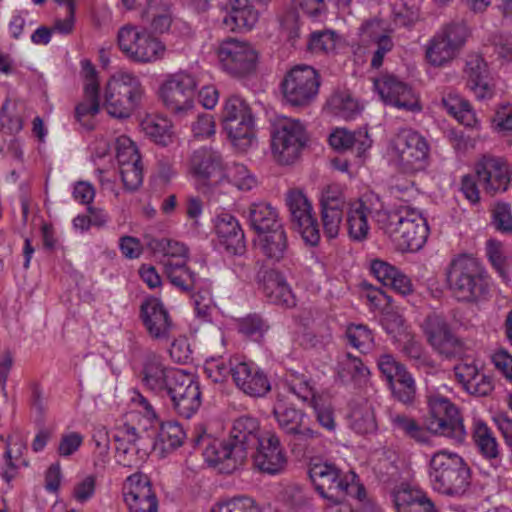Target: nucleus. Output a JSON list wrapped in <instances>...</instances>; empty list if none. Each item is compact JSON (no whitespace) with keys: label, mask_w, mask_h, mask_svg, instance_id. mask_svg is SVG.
I'll return each instance as SVG.
<instances>
[{"label":"nucleus","mask_w":512,"mask_h":512,"mask_svg":"<svg viewBox=\"0 0 512 512\" xmlns=\"http://www.w3.org/2000/svg\"><path fill=\"white\" fill-rule=\"evenodd\" d=\"M259 421L248 415L234 420L230 437L227 440H214L209 443L203 456L206 462L222 473H233L244 465L248 450L262 439Z\"/></svg>","instance_id":"obj_1"},{"label":"nucleus","mask_w":512,"mask_h":512,"mask_svg":"<svg viewBox=\"0 0 512 512\" xmlns=\"http://www.w3.org/2000/svg\"><path fill=\"white\" fill-rule=\"evenodd\" d=\"M446 284L452 297L461 303H476L489 291L488 275L480 262L469 255L453 258L445 269Z\"/></svg>","instance_id":"obj_2"},{"label":"nucleus","mask_w":512,"mask_h":512,"mask_svg":"<svg viewBox=\"0 0 512 512\" xmlns=\"http://www.w3.org/2000/svg\"><path fill=\"white\" fill-rule=\"evenodd\" d=\"M380 229L400 251H418L427 241L429 227L426 218L414 208L403 206L382 216Z\"/></svg>","instance_id":"obj_3"},{"label":"nucleus","mask_w":512,"mask_h":512,"mask_svg":"<svg viewBox=\"0 0 512 512\" xmlns=\"http://www.w3.org/2000/svg\"><path fill=\"white\" fill-rule=\"evenodd\" d=\"M429 480L434 491L459 497L470 486V470L457 453L440 450L430 459Z\"/></svg>","instance_id":"obj_4"},{"label":"nucleus","mask_w":512,"mask_h":512,"mask_svg":"<svg viewBox=\"0 0 512 512\" xmlns=\"http://www.w3.org/2000/svg\"><path fill=\"white\" fill-rule=\"evenodd\" d=\"M143 94L144 88L136 75L119 71L106 83L103 106L115 118H128L140 104Z\"/></svg>","instance_id":"obj_5"},{"label":"nucleus","mask_w":512,"mask_h":512,"mask_svg":"<svg viewBox=\"0 0 512 512\" xmlns=\"http://www.w3.org/2000/svg\"><path fill=\"white\" fill-rule=\"evenodd\" d=\"M117 44L126 58L135 63H154L164 58L165 44L144 26L126 24L117 33Z\"/></svg>","instance_id":"obj_6"},{"label":"nucleus","mask_w":512,"mask_h":512,"mask_svg":"<svg viewBox=\"0 0 512 512\" xmlns=\"http://www.w3.org/2000/svg\"><path fill=\"white\" fill-rule=\"evenodd\" d=\"M309 477L320 495L328 500L351 496L362 501L366 496L365 489L356 481L355 474L342 475L334 464L311 463Z\"/></svg>","instance_id":"obj_7"},{"label":"nucleus","mask_w":512,"mask_h":512,"mask_svg":"<svg viewBox=\"0 0 512 512\" xmlns=\"http://www.w3.org/2000/svg\"><path fill=\"white\" fill-rule=\"evenodd\" d=\"M427 404L425 429L431 434L462 442L465 439L466 430L456 405L439 393H430L427 396Z\"/></svg>","instance_id":"obj_8"},{"label":"nucleus","mask_w":512,"mask_h":512,"mask_svg":"<svg viewBox=\"0 0 512 512\" xmlns=\"http://www.w3.org/2000/svg\"><path fill=\"white\" fill-rule=\"evenodd\" d=\"M220 69L233 78H246L254 74L259 64V52L247 40L227 37L216 51Z\"/></svg>","instance_id":"obj_9"},{"label":"nucleus","mask_w":512,"mask_h":512,"mask_svg":"<svg viewBox=\"0 0 512 512\" xmlns=\"http://www.w3.org/2000/svg\"><path fill=\"white\" fill-rule=\"evenodd\" d=\"M390 153L403 172L412 174L427 167L430 146L419 132L403 128L392 138Z\"/></svg>","instance_id":"obj_10"},{"label":"nucleus","mask_w":512,"mask_h":512,"mask_svg":"<svg viewBox=\"0 0 512 512\" xmlns=\"http://www.w3.org/2000/svg\"><path fill=\"white\" fill-rule=\"evenodd\" d=\"M380 197L374 192H367L348 203L346 210V227L351 240L361 242L370 233V218H374L380 227L382 216H387Z\"/></svg>","instance_id":"obj_11"},{"label":"nucleus","mask_w":512,"mask_h":512,"mask_svg":"<svg viewBox=\"0 0 512 512\" xmlns=\"http://www.w3.org/2000/svg\"><path fill=\"white\" fill-rule=\"evenodd\" d=\"M198 83L186 71L169 74L159 88V96L168 111L176 116L188 114L195 105Z\"/></svg>","instance_id":"obj_12"},{"label":"nucleus","mask_w":512,"mask_h":512,"mask_svg":"<svg viewBox=\"0 0 512 512\" xmlns=\"http://www.w3.org/2000/svg\"><path fill=\"white\" fill-rule=\"evenodd\" d=\"M306 141V131L299 120L280 117L275 121L271 149L278 163L285 165L293 163L299 157Z\"/></svg>","instance_id":"obj_13"},{"label":"nucleus","mask_w":512,"mask_h":512,"mask_svg":"<svg viewBox=\"0 0 512 512\" xmlns=\"http://www.w3.org/2000/svg\"><path fill=\"white\" fill-rule=\"evenodd\" d=\"M468 32L463 23H449L427 42L425 56L429 64L443 67L454 60L465 44Z\"/></svg>","instance_id":"obj_14"},{"label":"nucleus","mask_w":512,"mask_h":512,"mask_svg":"<svg viewBox=\"0 0 512 512\" xmlns=\"http://www.w3.org/2000/svg\"><path fill=\"white\" fill-rule=\"evenodd\" d=\"M316 70L310 66H297L291 69L282 82L285 100L293 106H303L312 101L319 89Z\"/></svg>","instance_id":"obj_15"},{"label":"nucleus","mask_w":512,"mask_h":512,"mask_svg":"<svg viewBox=\"0 0 512 512\" xmlns=\"http://www.w3.org/2000/svg\"><path fill=\"white\" fill-rule=\"evenodd\" d=\"M421 327L427 342L439 354L456 357L466 353L465 342L452 333L443 316L430 314L424 319Z\"/></svg>","instance_id":"obj_16"},{"label":"nucleus","mask_w":512,"mask_h":512,"mask_svg":"<svg viewBox=\"0 0 512 512\" xmlns=\"http://www.w3.org/2000/svg\"><path fill=\"white\" fill-rule=\"evenodd\" d=\"M285 202L291 222L303 240L311 246L317 245L320 240V232L312 205L306 195L299 189H291L286 193Z\"/></svg>","instance_id":"obj_17"},{"label":"nucleus","mask_w":512,"mask_h":512,"mask_svg":"<svg viewBox=\"0 0 512 512\" xmlns=\"http://www.w3.org/2000/svg\"><path fill=\"white\" fill-rule=\"evenodd\" d=\"M116 160L121 180L126 190L134 191L143 182V169L138 149L134 142L122 135L116 139Z\"/></svg>","instance_id":"obj_18"},{"label":"nucleus","mask_w":512,"mask_h":512,"mask_svg":"<svg viewBox=\"0 0 512 512\" xmlns=\"http://www.w3.org/2000/svg\"><path fill=\"white\" fill-rule=\"evenodd\" d=\"M173 380L174 382L169 386L165 396L170 398L179 415L190 418L201 405L199 383L193 379L192 375L185 373L183 370Z\"/></svg>","instance_id":"obj_19"},{"label":"nucleus","mask_w":512,"mask_h":512,"mask_svg":"<svg viewBox=\"0 0 512 512\" xmlns=\"http://www.w3.org/2000/svg\"><path fill=\"white\" fill-rule=\"evenodd\" d=\"M224 167L221 155L208 148L195 150L189 161V173L206 187L223 184Z\"/></svg>","instance_id":"obj_20"},{"label":"nucleus","mask_w":512,"mask_h":512,"mask_svg":"<svg viewBox=\"0 0 512 512\" xmlns=\"http://www.w3.org/2000/svg\"><path fill=\"white\" fill-rule=\"evenodd\" d=\"M181 371V369L166 366L161 356L148 353L142 361L141 382L151 392L165 397L169 386L174 382L173 378H177Z\"/></svg>","instance_id":"obj_21"},{"label":"nucleus","mask_w":512,"mask_h":512,"mask_svg":"<svg viewBox=\"0 0 512 512\" xmlns=\"http://www.w3.org/2000/svg\"><path fill=\"white\" fill-rule=\"evenodd\" d=\"M273 415L279 428L298 441L318 440L320 433L305 424L306 414L293 406H287L281 394L277 395L273 407Z\"/></svg>","instance_id":"obj_22"},{"label":"nucleus","mask_w":512,"mask_h":512,"mask_svg":"<svg viewBox=\"0 0 512 512\" xmlns=\"http://www.w3.org/2000/svg\"><path fill=\"white\" fill-rule=\"evenodd\" d=\"M374 88L387 105L412 112L421 110L418 96L412 88L392 75L375 79Z\"/></svg>","instance_id":"obj_23"},{"label":"nucleus","mask_w":512,"mask_h":512,"mask_svg":"<svg viewBox=\"0 0 512 512\" xmlns=\"http://www.w3.org/2000/svg\"><path fill=\"white\" fill-rule=\"evenodd\" d=\"M123 494L130 512H158L157 496L145 474L130 475L124 483Z\"/></svg>","instance_id":"obj_24"},{"label":"nucleus","mask_w":512,"mask_h":512,"mask_svg":"<svg viewBox=\"0 0 512 512\" xmlns=\"http://www.w3.org/2000/svg\"><path fill=\"white\" fill-rule=\"evenodd\" d=\"M254 448L256 452L253 455V464L261 472L276 475L285 469L287 458L276 433L265 432Z\"/></svg>","instance_id":"obj_25"},{"label":"nucleus","mask_w":512,"mask_h":512,"mask_svg":"<svg viewBox=\"0 0 512 512\" xmlns=\"http://www.w3.org/2000/svg\"><path fill=\"white\" fill-rule=\"evenodd\" d=\"M141 320L149 336L158 342H167L175 328L167 309L157 298H149L141 305Z\"/></svg>","instance_id":"obj_26"},{"label":"nucleus","mask_w":512,"mask_h":512,"mask_svg":"<svg viewBox=\"0 0 512 512\" xmlns=\"http://www.w3.org/2000/svg\"><path fill=\"white\" fill-rule=\"evenodd\" d=\"M82 73L84 76V95L85 100L79 103L75 108V117L77 121L85 128L94 127L93 118L100 110L99 105V82L95 67L88 60L81 62Z\"/></svg>","instance_id":"obj_27"},{"label":"nucleus","mask_w":512,"mask_h":512,"mask_svg":"<svg viewBox=\"0 0 512 512\" xmlns=\"http://www.w3.org/2000/svg\"><path fill=\"white\" fill-rule=\"evenodd\" d=\"M233 382L239 390L251 397H262L271 389L264 371L255 363L240 357L234 363Z\"/></svg>","instance_id":"obj_28"},{"label":"nucleus","mask_w":512,"mask_h":512,"mask_svg":"<svg viewBox=\"0 0 512 512\" xmlns=\"http://www.w3.org/2000/svg\"><path fill=\"white\" fill-rule=\"evenodd\" d=\"M476 174L488 192L506 191L510 183L509 165L501 157L483 156L476 165Z\"/></svg>","instance_id":"obj_29"},{"label":"nucleus","mask_w":512,"mask_h":512,"mask_svg":"<svg viewBox=\"0 0 512 512\" xmlns=\"http://www.w3.org/2000/svg\"><path fill=\"white\" fill-rule=\"evenodd\" d=\"M114 439L117 462L125 467H131L136 462L134 459H126L127 455L140 453L141 448L150 446L149 440L139 435L136 429L128 424H124L117 430Z\"/></svg>","instance_id":"obj_30"},{"label":"nucleus","mask_w":512,"mask_h":512,"mask_svg":"<svg viewBox=\"0 0 512 512\" xmlns=\"http://www.w3.org/2000/svg\"><path fill=\"white\" fill-rule=\"evenodd\" d=\"M262 290L269 302L292 308L296 305V297L285 277L276 270H268L262 278Z\"/></svg>","instance_id":"obj_31"},{"label":"nucleus","mask_w":512,"mask_h":512,"mask_svg":"<svg viewBox=\"0 0 512 512\" xmlns=\"http://www.w3.org/2000/svg\"><path fill=\"white\" fill-rule=\"evenodd\" d=\"M227 14L223 25L230 31L251 30L259 19V13L249 3V0H227Z\"/></svg>","instance_id":"obj_32"},{"label":"nucleus","mask_w":512,"mask_h":512,"mask_svg":"<svg viewBox=\"0 0 512 512\" xmlns=\"http://www.w3.org/2000/svg\"><path fill=\"white\" fill-rule=\"evenodd\" d=\"M397 512H436L427 494L419 488L403 487L394 495Z\"/></svg>","instance_id":"obj_33"},{"label":"nucleus","mask_w":512,"mask_h":512,"mask_svg":"<svg viewBox=\"0 0 512 512\" xmlns=\"http://www.w3.org/2000/svg\"><path fill=\"white\" fill-rule=\"evenodd\" d=\"M248 220L258 234L284 229L276 208L267 202L253 203L248 208Z\"/></svg>","instance_id":"obj_34"},{"label":"nucleus","mask_w":512,"mask_h":512,"mask_svg":"<svg viewBox=\"0 0 512 512\" xmlns=\"http://www.w3.org/2000/svg\"><path fill=\"white\" fill-rule=\"evenodd\" d=\"M349 427L358 434L373 433L377 429L375 411L366 399L354 400L348 414Z\"/></svg>","instance_id":"obj_35"},{"label":"nucleus","mask_w":512,"mask_h":512,"mask_svg":"<svg viewBox=\"0 0 512 512\" xmlns=\"http://www.w3.org/2000/svg\"><path fill=\"white\" fill-rule=\"evenodd\" d=\"M465 73L468 79L467 86L476 98L482 100L491 97L492 90L486 82V63L481 57H471L466 63Z\"/></svg>","instance_id":"obj_36"},{"label":"nucleus","mask_w":512,"mask_h":512,"mask_svg":"<svg viewBox=\"0 0 512 512\" xmlns=\"http://www.w3.org/2000/svg\"><path fill=\"white\" fill-rule=\"evenodd\" d=\"M329 143L336 150L355 149L361 155L371 147L372 141L366 131L352 133L346 129L338 128L330 134Z\"/></svg>","instance_id":"obj_37"},{"label":"nucleus","mask_w":512,"mask_h":512,"mask_svg":"<svg viewBox=\"0 0 512 512\" xmlns=\"http://www.w3.org/2000/svg\"><path fill=\"white\" fill-rule=\"evenodd\" d=\"M223 128L233 145L240 150H246L255 141V125L253 116L223 123Z\"/></svg>","instance_id":"obj_38"},{"label":"nucleus","mask_w":512,"mask_h":512,"mask_svg":"<svg viewBox=\"0 0 512 512\" xmlns=\"http://www.w3.org/2000/svg\"><path fill=\"white\" fill-rule=\"evenodd\" d=\"M141 128L157 144L166 146L173 141V126L167 117L148 115L142 120Z\"/></svg>","instance_id":"obj_39"},{"label":"nucleus","mask_w":512,"mask_h":512,"mask_svg":"<svg viewBox=\"0 0 512 512\" xmlns=\"http://www.w3.org/2000/svg\"><path fill=\"white\" fill-rule=\"evenodd\" d=\"M472 434L478 450L485 458L492 460L499 457V444L486 422L475 418L473 421Z\"/></svg>","instance_id":"obj_40"},{"label":"nucleus","mask_w":512,"mask_h":512,"mask_svg":"<svg viewBox=\"0 0 512 512\" xmlns=\"http://www.w3.org/2000/svg\"><path fill=\"white\" fill-rule=\"evenodd\" d=\"M215 231L227 247L237 246L244 239V233L238 220L227 212H222L216 216Z\"/></svg>","instance_id":"obj_41"},{"label":"nucleus","mask_w":512,"mask_h":512,"mask_svg":"<svg viewBox=\"0 0 512 512\" xmlns=\"http://www.w3.org/2000/svg\"><path fill=\"white\" fill-rule=\"evenodd\" d=\"M442 104L446 111L459 123L467 127H476L478 120L470 103L456 93H449L442 98Z\"/></svg>","instance_id":"obj_42"},{"label":"nucleus","mask_w":512,"mask_h":512,"mask_svg":"<svg viewBox=\"0 0 512 512\" xmlns=\"http://www.w3.org/2000/svg\"><path fill=\"white\" fill-rule=\"evenodd\" d=\"M259 246L268 258L275 261L283 259L288 249L285 230L276 229L259 234Z\"/></svg>","instance_id":"obj_43"},{"label":"nucleus","mask_w":512,"mask_h":512,"mask_svg":"<svg viewBox=\"0 0 512 512\" xmlns=\"http://www.w3.org/2000/svg\"><path fill=\"white\" fill-rule=\"evenodd\" d=\"M165 272L170 282L183 291L195 287L197 275L186 266V261L164 262Z\"/></svg>","instance_id":"obj_44"},{"label":"nucleus","mask_w":512,"mask_h":512,"mask_svg":"<svg viewBox=\"0 0 512 512\" xmlns=\"http://www.w3.org/2000/svg\"><path fill=\"white\" fill-rule=\"evenodd\" d=\"M389 421L394 431L401 432L418 442L427 441L425 426L422 427L414 418L403 413L390 412Z\"/></svg>","instance_id":"obj_45"},{"label":"nucleus","mask_w":512,"mask_h":512,"mask_svg":"<svg viewBox=\"0 0 512 512\" xmlns=\"http://www.w3.org/2000/svg\"><path fill=\"white\" fill-rule=\"evenodd\" d=\"M284 388L294 394L299 400L309 402L315 400L314 387L304 374L290 371L286 373L283 380Z\"/></svg>","instance_id":"obj_46"},{"label":"nucleus","mask_w":512,"mask_h":512,"mask_svg":"<svg viewBox=\"0 0 512 512\" xmlns=\"http://www.w3.org/2000/svg\"><path fill=\"white\" fill-rule=\"evenodd\" d=\"M170 8V0L149 1L146 13L154 31L163 33L170 28L172 23Z\"/></svg>","instance_id":"obj_47"},{"label":"nucleus","mask_w":512,"mask_h":512,"mask_svg":"<svg viewBox=\"0 0 512 512\" xmlns=\"http://www.w3.org/2000/svg\"><path fill=\"white\" fill-rule=\"evenodd\" d=\"M224 183H230L242 191H249L256 186L257 181L246 166L233 163L224 167Z\"/></svg>","instance_id":"obj_48"},{"label":"nucleus","mask_w":512,"mask_h":512,"mask_svg":"<svg viewBox=\"0 0 512 512\" xmlns=\"http://www.w3.org/2000/svg\"><path fill=\"white\" fill-rule=\"evenodd\" d=\"M331 112L342 119H354L360 113L358 102L347 92H337L328 102Z\"/></svg>","instance_id":"obj_49"},{"label":"nucleus","mask_w":512,"mask_h":512,"mask_svg":"<svg viewBox=\"0 0 512 512\" xmlns=\"http://www.w3.org/2000/svg\"><path fill=\"white\" fill-rule=\"evenodd\" d=\"M238 361V357L225 358H211L204 364V373L207 378L215 383L225 381L229 376L233 378L234 363Z\"/></svg>","instance_id":"obj_50"},{"label":"nucleus","mask_w":512,"mask_h":512,"mask_svg":"<svg viewBox=\"0 0 512 512\" xmlns=\"http://www.w3.org/2000/svg\"><path fill=\"white\" fill-rule=\"evenodd\" d=\"M186 438L183 427L177 421H166L160 426L158 440L163 450H173L180 447Z\"/></svg>","instance_id":"obj_51"},{"label":"nucleus","mask_w":512,"mask_h":512,"mask_svg":"<svg viewBox=\"0 0 512 512\" xmlns=\"http://www.w3.org/2000/svg\"><path fill=\"white\" fill-rule=\"evenodd\" d=\"M393 396L404 404L413 402L416 394V383L412 375L406 371L398 375L394 381L389 384Z\"/></svg>","instance_id":"obj_52"},{"label":"nucleus","mask_w":512,"mask_h":512,"mask_svg":"<svg viewBox=\"0 0 512 512\" xmlns=\"http://www.w3.org/2000/svg\"><path fill=\"white\" fill-rule=\"evenodd\" d=\"M153 248L163 254L162 262L186 261L188 258L187 247L178 241L160 239L154 242Z\"/></svg>","instance_id":"obj_53"},{"label":"nucleus","mask_w":512,"mask_h":512,"mask_svg":"<svg viewBox=\"0 0 512 512\" xmlns=\"http://www.w3.org/2000/svg\"><path fill=\"white\" fill-rule=\"evenodd\" d=\"M339 374L343 379L361 383L367 380L370 372L359 358L348 354L340 363Z\"/></svg>","instance_id":"obj_54"},{"label":"nucleus","mask_w":512,"mask_h":512,"mask_svg":"<svg viewBox=\"0 0 512 512\" xmlns=\"http://www.w3.org/2000/svg\"><path fill=\"white\" fill-rule=\"evenodd\" d=\"M251 108L247 102L239 96L229 97L223 106L222 123L232 120H241L251 117Z\"/></svg>","instance_id":"obj_55"},{"label":"nucleus","mask_w":512,"mask_h":512,"mask_svg":"<svg viewBox=\"0 0 512 512\" xmlns=\"http://www.w3.org/2000/svg\"><path fill=\"white\" fill-rule=\"evenodd\" d=\"M349 343L359 351L365 353L372 348L373 334L371 330L362 324L350 325L346 330Z\"/></svg>","instance_id":"obj_56"},{"label":"nucleus","mask_w":512,"mask_h":512,"mask_svg":"<svg viewBox=\"0 0 512 512\" xmlns=\"http://www.w3.org/2000/svg\"><path fill=\"white\" fill-rule=\"evenodd\" d=\"M491 46L494 61L498 62L500 66L512 62V35L502 33L494 35L491 40Z\"/></svg>","instance_id":"obj_57"},{"label":"nucleus","mask_w":512,"mask_h":512,"mask_svg":"<svg viewBox=\"0 0 512 512\" xmlns=\"http://www.w3.org/2000/svg\"><path fill=\"white\" fill-rule=\"evenodd\" d=\"M211 512H260V509L252 498L240 496L215 504Z\"/></svg>","instance_id":"obj_58"},{"label":"nucleus","mask_w":512,"mask_h":512,"mask_svg":"<svg viewBox=\"0 0 512 512\" xmlns=\"http://www.w3.org/2000/svg\"><path fill=\"white\" fill-rule=\"evenodd\" d=\"M492 224L501 233H512L511 206L504 202H497L491 210Z\"/></svg>","instance_id":"obj_59"},{"label":"nucleus","mask_w":512,"mask_h":512,"mask_svg":"<svg viewBox=\"0 0 512 512\" xmlns=\"http://www.w3.org/2000/svg\"><path fill=\"white\" fill-rule=\"evenodd\" d=\"M268 328L266 321L257 314L247 315L238 321L239 332L254 339L262 337Z\"/></svg>","instance_id":"obj_60"},{"label":"nucleus","mask_w":512,"mask_h":512,"mask_svg":"<svg viewBox=\"0 0 512 512\" xmlns=\"http://www.w3.org/2000/svg\"><path fill=\"white\" fill-rule=\"evenodd\" d=\"M404 354L409 357L418 368L432 367V361L428 354L425 352L423 346L419 341L413 337L407 339L403 345Z\"/></svg>","instance_id":"obj_61"},{"label":"nucleus","mask_w":512,"mask_h":512,"mask_svg":"<svg viewBox=\"0 0 512 512\" xmlns=\"http://www.w3.org/2000/svg\"><path fill=\"white\" fill-rule=\"evenodd\" d=\"M377 366L388 384L406 372L407 369L403 364L398 362L391 354H383L377 360Z\"/></svg>","instance_id":"obj_62"},{"label":"nucleus","mask_w":512,"mask_h":512,"mask_svg":"<svg viewBox=\"0 0 512 512\" xmlns=\"http://www.w3.org/2000/svg\"><path fill=\"white\" fill-rule=\"evenodd\" d=\"M342 209L322 208V223L324 234L329 238H336L342 223Z\"/></svg>","instance_id":"obj_63"},{"label":"nucleus","mask_w":512,"mask_h":512,"mask_svg":"<svg viewBox=\"0 0 512 512\" xmlns=\"http://www.w3.org/2000/svg\"><path fill=\"white\" fill-rule=\"evenodd\" d=\"M308 48L314 53H329L336 48V37L332 31L315 32L311 35Z\"/></svg>","instance_id":"obj_64"}]
</instances>
